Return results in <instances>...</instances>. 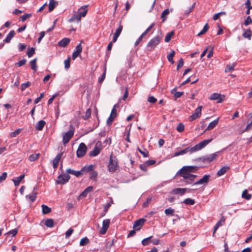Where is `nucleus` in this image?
Returning <instances> with one entry per match:
<instances>
[{"mask_svg":"<svg viewBox=\"0 0 252 252\" xmlns=\"http://www.w3.org/2000/svg\"><path fill=\"white\" fill-rule=\"evenodd\" d=\"M198 169L196 166H184L177 172L175 176L182 178L181 181L186 184H192L197 177L194 173Z\"/></svg>","mask_w":252,"mask_h":252,"instance_id":"nucleus-1","label":"nucleus"},{"mask_svg":"<svg viewBox=\"0 0 252 252\" xmlns=\"http://www.w3.org/2000/svg\"><path fill=\"white\" fill-rule=\"evenodd\" d=\"M118 160L117 158L113 155L112 153L109 159L107 165L108 170L110 172L114 173L118 169Z\"/></svg>","mask_w":252,"mask_h":252,"instance_id":"nucleus-2","label":"nucleus"},{"mask_svg":"<svg viewBox=\"0 0 252 252\" xmlns=\"http://www.w3.org/2000/svg\"><path fill=\"white\" fill-rule=\"evenodd\" d=\"M162 36L157 35L151 39L147 44V49L149 51H153L162 40Z\"/></svg>","mask_w":252,"mask_h":252,"instance_id":"nucleus-3","label":"nucleus"},{"mask_svg":"<svg viewBox=\"0 0 252 252\" xmlns=\"http://www.w3.org/2000/svg\"><path fill=\"white\" fill-rule=\"evenodd\" d=\"M213 140V138H210L208 140H204L200 142H199L198 144L195 145L192 147H189V152H190V154L194 153L195 152L198 151L203 148H204L207 144H208L209 143H210Z\"/></svg>","mask_w":252,"mask_h":252,"instance_id":"nucleus-4","label":"nucleus"},{"mask_svg":"<svg viewBox=\"0 0 252 252\" xmlns=\"http://www.w3.org/2000/svg\"><path fill=\"white\" fill-rule=\"evenodd\" d=\"M70 127L71 129L63 134V143L64 145L66 144L70 141V139L74 135V128L72 125H70Z\"/></svg>","mask_w":252,"mask_h":252,"instance_id":"nucleus-5","label":"nucleus"},{"mask_svg":"<svg viewBox=\"0 0 252 252\" xmlns=\"http://www.w3.org/2000/svg\"><path fill=\"white\" fill-rule=\"evenodd\" d=\"M103 146L102 143L101 141H97L94 149L89 153V155L91 157H94L97 156L100 153L101 151L102 150Z\"/></svg>","mask_w":252,"mask_h":252,"instance_id":"nucleus-6","label":"nucleus"},{"mask_svg":"<svg viewBox=\"0 0 252 252\" xmlns=\"http://www.w3.org/2000/svg\"><path fill=\"white\" fill-rule=\"evenodd\" d=\"M87 148L84 143H81L78 147L76 155L79 158H82L86 154Z\"/></svg>","mask_w":252,"mask_h":252,"instance_id":"nucleus-7","label":"nucleus"},{"mask_svg":"<svg viewBox=\"0 0 252 252\" xmlns=\"http://www.w3.org/2000/svg\"><path fill=\"white\" fill-rule=\"evenodd\" d=\"M70 178V176L67 173L61 174L57 178V183L58 184L63 185L68 181Z\"/></svg>","mask_w":252,"mask_h":252,"instance_id":"nucleus-8","label":"nucleus"},{"mask_svg":"<svg viewBox=\"0 0 252 252\" xmlns=\"http://www.w3.org/2000/svg\"><path fill=\"white\" fill-rule=\"evenodd\" d=\"M224 95H221L218 93H213L210 96L209 99L210 100H217V103H221L224 100Z\"/></svg>","mask_w":252,"mask_h":252,"instance_id":"nucleus-9","label":"nucleus"},{"mask_svg":"<svg viewBox=\"0 0 252 252\" xmlns=\"http://www.w3.org/2000/svg\"><path fill=\"white\" fill-rule=\"evenodd\" d=\"M110 223V220L109 219H106L103 220L102 222V228L99 230V234L101 235L105 234L108 228H109V224Z\"/></svg>","mask_w":252,"mask_h":252,"instance_id":"nucleus-10","label":"nucleus"},{"mask_svg":"<svg viewBox=\"0 0 252 252\" xmlns=\"http://www.w3.org/2000/svg\"><path fill=\"white\" fill-rule=\"evenodd\" d=\"M192 189L189 188H176L173 189L171 193L175 194L184 195L187 191L190 192Z\"/></svg>","mask_w":252,"mask_h":252,"instance_id":"nucleus-11","label":"nucleus"},{"mask_svg":"<svg viewBox=\"0 0 252 252\" xmlns=\"http://www.w3.org/2000/svg\"><path fill=\"white\" fill-rule=\"evenodd\" d=\"M145 221L146 220L143 218L136 220L133 224V228L135 230H139Z\"/></svg>","mask_w":252,"mask_h":252,"instance_id":"nucleus-12","label":"nucleus"},{"mask_svg":"<svg viewBox=\"0 0 252 252\" xmlns=\"http://www.w3.org/2000/svg\"><path fill=\"white\" fill-rule=\"evenodd\" d=\"M219 152H216L209 155L205 156L203 157V161L205 162H211L216 159L218 157Z\"/></svg>","mask_w":252,"mask_h":252,"instance_id":"nucleus-13","label":"nucleus"},{"mask_svg":"<svg viewBox=\"0 0 252 252\" xmlns=\"http://www.w3.org/2000/svg\"><path fill=\"white\" fill-rule=\"evenodd\" d=\"M202 107L199 106L197 107L195 110V112L189 117V119L190 121L194 120L195 119L200 117L201 114V110Z\"/></svg>","mask_w":252,"mask_h":252,"instance_id":"nucleus-14","label":"nucleus"},{"mask_svg":"<svg viewBox=\"0 0 252 252\" xmlns=\"http://www.w3.org/2000/svg\"><path fill=\"white\" fill-rule=\"evenodd\" d=\"M210 175H205L203 176V177L200 179L199 180H198L197 182H195L193 183V185H207L209 180L210 178Z\"/></svg>","mask_w":252,"mask_h":252,"instance_id":"nucleus-15","label":"nucleus"},{"mask_svg":"<svg viewBox=\"0 0 252 252\" xmlns=\"http://www.w3.org/2000/svg\"><path fill=\"white\" fill-rule=\"evenodd\" d=\"M82 51V47L81 43L77 45L75 50L73 52L72 55V60H74L77 57L79 56Z\"/></svg>","mask_w":252,"mask_h":252,"instance_id":"nucleus-16","label":"nucleus"},{"mask_svg":"<svg viewBox=\"0 0 252 252\" xmlns=\"http://www.w3.org/2000/svg\"><path fill=\"white\" fill-rule=\"evenodd\" d=\"M117 116V111L114 107V108L112 109L111 111V114L109 118H108L107 120V123L108 125H110L112 123L113 121H114V119Z\"/></svg>","mask_w":252,"mask_h":252,"instance_id":"nucleus-17","label":"nucleus"},{"mask_svg":"<svg viewBox=\"0 0 252 252\" xmlns=\"http://www.w3.org/2000/svg\"><path fill=\"white\" fill-rule=\"evenodd\" d=\"M88 6V5L82 6L78 9L77 12L82 17H85L88 11V9L87 8Z\"/></svg>","mask_w":252,"mask_h":252,"instance_id":"nucleus-18","label":"nucleus"},{"mask_svg":"<svg viewBox=\"0 0 252 252\" xmlns=\"http://www.w3.org/2000/svg\"><path fill=\"white\" fill-rule=\"evenodd\" d=\"M63 155V153L58 154L53 160V166L54 169H56L58 167L59 161L61 160Z\"/></svg>","mask_w":252,"mask_h":252,"instance_id":"nucleus-19","label":"nucleus"},{"mask_svg":"<svg viewBox=\"0 0 252 252\" xmlns=\"http://www.w3.org/2000/svg\"><path fill=\"white\" fill-rule=\"evenodd\" d=\"M82 17L77 12L74 13L72 17L68 20V22L71 23L74 21H76L79 23L81 21Z\"/></svg>","mask_w":252,"mask_h":252,"instance_id":"nucleus-20","label":"nucleus"},{"mask_svg":"<svg viewBox=\"0 0 252 252\" xmlns=\"http://www.w3.org/2000/svg\"><path fill=\"white\" fill-rule=\"evenodd\" d=\"M218 123H219V118L211 122L208 125L207 127L205 129L204 132H205L207 130H210L211 129H213L218 125Z\"/></svg>","mask_w":252,"mask_h":252,"instance_id":"nucleus-21","label":"nucleus"},{"mask_svg":"<svg viewBox=\"0 0 252 252\" xmlns=\"http://www.w3.org/2000/svg\"><path fill=\"white\" fill-rule=\"evenodd\" d=\"M70 39L68 38H64L58 42V45L60 47H65L70 42Z\"/></svg>","mask_w":252,"mask_h":252,"instance_id":"nucleus-22","label":"nucleus"},{"mask_svg":"<svg viewBox=\"0 0 252 252\" xmlns=\"http://www.w3.org/2000/svg\"><path fill=\"white\" fill-rule=\"evenodd\" d=\"M15 34V32L14 30L11 31L5 39H4L3 42L5 43H9L10 42L11 39L14 36Z\"/></svg>","mask_w":252,"mask_h":252,"instance_id":"nucleus-23","label":"nucleus"},{"mask_svg":"<svg viewBox=\"0 0 252 252\" xmlns=\"http://www.w3.org/2000/svg\"><path fill=\"white\" fill-rule=\"evenodd\" d=\"M46 124V122L43 120L39 121L35 126V128L38 130H42Z\"/></svg>","mask_w":252,"mask_h":252,"instance_id":"nucleus-24","label":"nucleus"},{"mask_svg":"<svg viewBox=\"0 0 252 252\" xmlns=\"http://www.w3.org/2000/svg\"><path fill=\"white\" fill-rule=\"evenodd\" d=\"M24 177H25V175L23 174V175L18 177L16 179H13L12 180L13 182L14 185L17 187V186H19L21 181L24 178Z\"/></svg>","mask_w":252,"mask_h":252,"instance_id":"nucleus-25","label":"nucleus"},{"mask_svg":"<svg viewBox=\"0 0 252 252\" xmlns=\"http://www.w3.org/2000/svg\"><path fill=\"white\" fill-rule=\"evenodd\" d=\"M94 165L93 164L89 165L88 166H85L83 167L81 169V171L83 172H91L94 170Z\"/></svg>","mask_w":252,"mask_h":252,"instance_id":"nucleus-26","label":"nucleus"},{"mask_svg":"<svg viewBox=\"0 0 252 252\" xmlns=\"http://www.w3.org/2000/svg\"><path fill=\"white\" fill-rule=\"evenodd\" d=\"M171 94H173L174 97H175V99L180 97L182 95H183V92H176V89H174L171 91Z\"/></svg>","mask_w":252,"mask_h":252,"instance_id":"nucleus-27","label":"nucleus"},{"mask_svg":"<svg viewBox=\"0 0 252 252\" xmlns=\"http://www.w3.org/2000/svg\"><path fill=\"white\" fill-rule=\"evenodd\" d=\"M229 167L228 166H223L221 169H220L217 172L218 176H221L224 174L226 171L229 169Z\"/></svg>","mask_w":252,"mask_h":252,"instance_id":"nucleus-28","label":"nucleus"},{"mask_svg":"<svg viewBox=\"0 0 252 252\" xmlns=\"http://www.w3.org/2000/svg\"><path fill=\"white\" fill-rule=\"evenodd\" d=\"M189 152V147H187V148H185V149L181 150L179 152H175L174 153V156L177 157V156H179L180 155H183L187 154Z\"/></svg>","mask_w":252,"mask_h":252,"instance_id":"nucleus-29","label":"nucleus"},{"mask_svg":"<svg viewBox=\"0 0 252 252\" xmlns=\"http://www.w3.org/2000/svg\"><path fill=\"white\" fill-rule=\"evenodd\" d=\"M252 194L248 193L247 189H245L242 192V197L243 198H244L247 200H249L252 198Z\"/></svg>","mask_w":252,"mask_h":252,"instance_id":"nucleus-30","label":"nucleus"},{"mask_svg":"<svg viewBox=\"0 0 252 252\" xmlns=\"http://www.w3.org/2000/svg\"><path fill=\"white\" fill-rule=\"evenodd\" d=\"M41 207L42 212L43 214H48L51 211V209L46 205L42 204Z\"/></svg>","mask_w":252,"mask_h":252,"instance_id":"nucleus-31","label":"nucleus"},{"mask_svg":"<svg viewBox=\"0 0 252 252\" xmlns=\"http://www.w3.org/2000/svg\"><path fill=\"white\" fill-rule=\"evenodd\" d=\"M175 54V52L174 50H172L170 53L167 55V58L168 61L171 63L173 64L174 63V61H173V57Z\"/></svg>","mask_w":252,"mask_h":252,"instance_id":"nucleus-32","label":"nucleus"},{"mask_svg":"<svg viewBox=\"0 0 252 252\" xmlns=\"http://www.w3.org/2000/svg\"><path fill=\"white\" fill-rule=\"evenodd\" d=\"M44 224L47 227L52 228L54 226V220L51 219H47L45 220Z\"/></svg>","mask_w":252,"mask_h":252,"instance_id":"nucleus-33","label":"nucleus"},{"mask_svg":"<svg viewBox=\"0 0 252 252\" xmlns=\"http://www.w3.org/2000/svg\"><path fill=\"white\" fill-rule=\"evenodd\" d=\"M243 36L250 40L252 37V31L250 29L247 30L243 33Z\"/></svg>","mask_w":252,"mask_h":252,"instance_id":"nucleus-34","label":"nucleus"},{"mask_svg":"<svg viewBox=\"0 0 252 252\" xmlns=\"http://www.w3.org/2000/svg\"><path fill=\"white\" fill-rule=\"evenodd\" d=\"M56 7V1L54 0H50L49 3V11H52Z\"/></svg>","mask_w":252,"mask_h":252,"instance_id":"nucleus-35","label":"nucleus"},{"mask_svg":"<svg viewBox=\"0 0 252 252\" xmlns=\"http://www.w3.org/2000/svg\"><path fill=\"white\" fill-rule=\"evenodd\" d=\"M36 61L37 59H34L32 60L30 63L32 69L34 71L37 70Z\"/></svg>","mask_w":252,"mask_h":252,"instance_id":"nucleus-36","label":"nucleus"},{"mask_svg":"<svg viewBox=\"0 0 252 252\" xmlns=\"http://www.w3.org/2000/svg\"><path fill=\"white\" fill-rule=\"evenodd\" d=\"M40 156V154H35L31 155L29 157V159L30 161H34L37 159Z\"/></svg>","mask_w":252,"mask_h":252,"instance_id":"nucleus-37","label":"nucleus"},{"mask_svg":"<svg viewBox=\"0 0 252 252\" xmlns=\"http://www.w3.org/2000/svg\"><path fill=\"white\" fill-rule=\"evenodd\" d=\"M174 31H172L170 32L167 33L165 37V39H164L165 42H169L170 41L172 36L174 35Z\"/></svg>","mask_w":252,"mask_h":252,"instance_id":"nucleus-38","label":"nucleus"},{"mask_svg":"<svg viewBox=\"0 0 252 252\" xmlns=\"http://www.w3.org/2000/svg\"><path fill=\"white\" fill-rule=\"evenodd\" d=\"M209 26L207 23H206L205 26H204L202 30L200 31L197 34V36H200L203 34H204L205 33H206L207 31L208 30Z\"/></svg>","mask_w":252,"mask_h":252,"instance_id":"nucleus-39","label":"nucleus"},{"mask_svg":"<svg viewBox=\"0 0 252 252\" xmlns=\"http://www.w3.org/2000/svg\"><path fill=\"white\" fill-rule=\"evenodd\" d=\"M35 53V49L33 47L29 48L27 52V55L29 58H31Z\"/></svg>","mask_w":252,"mask_h":252,"instance_id":"nucleus-40","label":"nucleus"},{"mask_svg":"<svg viewBox=\"0 0 252 252\" xmlns=\"http://www.w3.org/2000/svg\"><path fill=\"white\" fill-rule=\"evenodd\" d=\"M89 243V240L87 237H84L81 239L80 241V245L81 246H84Z\"/></svg>","mask_w":252,"mask_h":252,"instance_id":"nucleus-41","label":"nucleus"},{"mask_svg":"<svg viewBox=\"0 0 252 252\" xmlns=\"http://www.w3.org/2000/svg\"><path fill=\"white\" fill-rule=\"evenodd\" d=\"M152 236L149 237L148 238H146L145 239H144L142 241V244L143 246H147L150 244V242H151V238Z\"/></svg>","mask_w":252,"mask_h":252,"instance_id":"nucleus-42","label":"nucleus"},{"mask_svg":"<svg viewBox=\"0 0 252 252\" xmlns=\"http://www.w3.org/2000/svg\"><path fill=\"white\" fill-rule=\"evenodd\" d=\"M169 13V10L168 9H166L163 10V11L161 13V18L162 19V22H164L165 19V17L166 15H168Z\"/></svg>","mask_w":252,"mask_h":252,"instance_id":"nucleus-43","label":"nucleus"},{"mask_svg":"<svg viewBox=\"0 0 252 252\" xmlns=\"http://www.w3.org/2000/svg\"><path fill=\"white\" fill-rule=\"evenodd\" d=\"M184 203L187 205H192L195 203V201L191 198H187L184 200Z\"/></svg>","mask_w":252,"mask_h":252,"instance_id":"nucleus-44","label":"nucleus"},{"mask_svg":"<svg viewBox=\"0 0 252 252\" xmlns=\"http://www.w3.org/2000/svg\"><path fill=\"white\" fill-rule=\"evenodd\" d=\"M91 109L90 108H88L86 110L85 115L84 116L83 118L84 120H87L90 118L91 115Z\"/></svg>","mask_w":252,"mask_h":252,"instance_id":"nucleus-45","label":"nucleus"},{"mask_svg":"<svg viewBox=\"0 0 252 252\" xmlns=\"http://www.w3.org/2000/svg\"><path fill=\"white\" fill-rule=\"evenodd\" d=\"M137 150L144 157H148L149 156V152L147 150H145V151H143L139 147H137Z\"/></svg>","mask_w":252,"mask_h":252,"instance_id":"nucleus-46","label":"nucleus"},{"mask_svg":"<svg viewBox=\"0 0 252 252\" xmlns=\"http://www.w3.org/2000/svg\"><path fill=\"white\" fill-rule=\"evenodd\" d=\"M164 213L166 215L173 216L174 210L169 208L165 209Z\"/></svg>","mask_w":252,"mask_h":252,"instance_id":"nucleus-47","label":"nucleus"},{"mask_svg":"<svg viewBox=\"0 0 252 252\" xmlns=\"http://www.w3.org/2000/svg\"><path fill=\"white\" fill-rule=\"evenodd\" d=\"M236 64L233 63L232 65H227L225 69V72H229L234 69V66Z\"/></svg>","mask_w":252,"mask_h":252,"instance_id":"nucleus-48","label":"nucleus"},{"mask_svg":"<svg viewBox=\"0 0 252 252\" xmlns=\"http://www.w3.org/2000/svg\"><path fill=\"white\" fill-rule=\"evenodd\" d=\"M123 26L121 25V21L120 22V25H119V27L116 29V32H115L114 33L115 34H118L119 35H120L122 31V30H123Z\"/></svg>","mask_w":252,"mask_h":252,"instance_id":"nucleus-49","label":"nucleus"},{"mask_svg":"<svg viewBox=\"0 0 252 252\" xmlns=\"http://www.w3.org/2000/svg\"><path fill=\"white\" fill-rule=\"evenodd\" d=\"M185 126L182 123H179L176 128L178 131L181 132L184 130Z\"/></svg>","mask_w":252,"mask_h":252,"instance_id":"nucleus-50","label":"nucleus"},{"mask_svg":"<svg viewBox=\"0 0 252 252\" xmlns=\"http://www.w3.org/2000/svg\"><path fill=\"white\" fill-rule=\"evenodd\" d=\"M31 85V82H30L29 81L26 82H25L24 83H23L21 85V90H22V91L25 90L26 88H27L29 87H30Z\"/></svg>","mask_w":252,"mask_h":252,"instance_id":"nucleus-51","label":"nucleus"},{"mask_svg":"<svg viewBox=\"0 0 252 252\" xmlns=\"http://www.w3.org/2000/svg\"><path fill=\"white\" fill-rule=\"evenodd\" d=\"M27 198H29L30 200L32 202H34L36 198V193H34L32 195H29L26 196Z\"/></svg>","mask_w":252,"mask_h":252,"instance_id":"nucleus-52","label":"nucleus"},{"mask_svg":"<svg viewBox=\"0 0 252 252\" xmlns=\"http://www.w3.org/2000/svg\"><path fill=\"white\" fill-rule=\"evenodd\" d=\"M32 16V14H25L20 17L21 20L22 22H24L28 18L31 17Z\"/></svg>","mask_w":252,"mask_h":252,"instance_id":"nucleus-53","label":"nucleus"},{"mask_svg":"<svg viewBox=\"0 0 252 252\" xmlns=\"http://www.w3.org/2000/svg\"><path fill=\"white\" fill-rule=\"evenodd\" d=\"M155 24L154 23H152L146 30V31L142 33L143 35H145L148 32L150 31L151 29H152L155 26Z\"/></svg>","mask_w":252,"mask_h":252,"instance_id":"nucleus-54","label":"nucleus"},{"mask_svg":"<svg viewBox=\"0 0 252 252\" xmlns=\"http://www.w3.org/2000/svg\"><path fill=\"white\" fill-rule=\"evenodd\" d=\"M64 67L66 69H68L70 67V58H68L67 60L64 61Z\"/></svg>","mask_w":252,"mask_h":252,"instance_id":"nucleus-55","label":"nucleus"},{"mask_svg":"<svg viewBox=\"0 0 252 252\" xmlns=\"http://www.w3.org/2000/svg\"><path fill=\"white\" fill-rule=\"evenodd\" d=\"M90 178L91 179H93L95 178L97 176V173L96 171H94V170L90 173Z\"/></svg>","mask_w":252,"mask_h":252,"instance_id":"nucleus-56","label":"nucleus"},{"mask_svg":"<svg viewBox=\"0 0 252 252\" xmlns=\"http://www.w3.org/2000/svg\"><path fill=\"white\" fill-rule=\"evenodd\" d=\"M73 232L74 230L72 228H69L65 233V238L69 237Z\"/></svg>","mask_w":252,"mask_h":252,"instance_id":"nucleus-57","label":"nucleus"},{"mask_svg":"<svg viewBox=\"0 0 252 252\" xmlns=\"http://www.w3.org/2000/svg\"><path fill=\"white\" fill-rule=\"evenodd\" d=\"M225 14V13L224 12H220V13L215 14V15H214L213 19L214 20H217L218 19H219V18L220 17V16L221 15H223V14Z\"/></svg>","mask_w":252,"mask_h":252,"instance_id":"nucleus-58","label":"nucleus"},{"mask_svg":"<svg viewBox=\"0 0 252 252\" xmlns=\"http://www.w3.org/2000/svg\"><path fill=\"white\" fill-rule=\"evenodd\" d=\"M105 76H106V68L104 69V72H103L101 77L100 78H99V79H98V82L100 84H101L103 82V81H104V80L105 78Z\"/></svg>","mask_w":252,"mask_h":252,"instance_id":"nucleus-59","label":"nucleus"},{"mask_svg":"<svg viewBox=\"0 0 252 252\" xmlns=\"http://www.w3.org/2000/svg\"><path fill=\"white\" fill-rule=\"evenodd\" d=\"M157 99L153 96H151L148 97V101L150 103H155L157 102Z\"/></svg>","mask_w":252,"mask_h":252,"instance_id":"nucleus-60","label":"nucleus"},{"mask_svg":"<svg viewBox=\"0 0 252 252\" xmlns=\"http://www.w3.org/2000/svg\"><path fill=\"white\" fill-rule=\"evenodd\" d=\"M27 46L25 44L19 43L18 44V48L19 51H23L26 48Z\"/></svg>","mask_w":252,"mask_h":252,"instance_id":"nucleus-61","label":"nucleus"},{"mask_svg":"<svg viewBox=\"0 0 252 252\" xmlns=\"http://www.w3.org/2000/svg\"><path fill=\"white\" fill-rule=\"evenodd\" d=\"M250 24H252V20L250 16H248L244 21V25L248 26Z\"/></svg>","mask_w":252,"mask_h":252,"instance_id":"nucleus-62","label":"nucleus"},{"mask_svg":"<svg viewBox=\"0 0 252 252\" xmlns=\"http://www.w3.org/2000/svg\"><path fill=\"white\" fill-rule=\"evenodd\" d=\"M147 166L148 165L145 162V163L141 164L139 165V168L140 169L143 171H147Z\"/></svg>","mask_w":252,"mask_h":252,"instance_id":"nucleus-63","label":"nucleus"},{"mask_svg":"<svg viewBox=\"0 0 252 252\" xmlns=\"http://www.w3.org/2000/svg\"><path fill=\"white\" fill-rule=\"evenodd\" d=\"M26 62L27 61L26 59H23L21 61H20L19 62L17 63L16 65L18 67H20L24 65L26 63Z\"/></svg>","mask_w":252,"mask_h":252,"instance_id":"nucleus-64","label":"nucleus"}]
</instances>
